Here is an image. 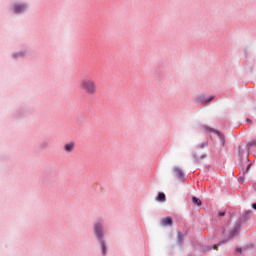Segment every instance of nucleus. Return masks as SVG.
Wrapping results in <instances>:
<instances>
[{"label": "nucleus", "mask_w": 256, "mask_h": 256, "mask_svg": "<svg viewBox=\"0 0 256 256\" xmlns=\"http://www.w3.org/2000/svg\"><path fill=\"white\" fill-rule=\"evenodd\" d=\"M27 9V6L25 4L22 5H15L14 6V13H23Z\"/></svg>", "instance_id": "5"}, {"label": "nucleus", "mask_w": 256, "mask_h": 256, "mask_svg": "<svg viewBox=\"0 0 256 256\" xmlns=\"http://www.w3.org/2000/svg\"><path fill=\"white\" fill-rule=\"evenodd\" d=\"M64 151L66 153H73L75 151V142H68L64 145Z\"/></svg>", "instance_id": "3"}, {"label": "nucleus", "mask_w": 256, "mask_h": 256, "mask_svg": "<svg viewBox=\"0 0 256 256\" xmlns=\"http://www.w3.org/2000/svg\"><path fill=\"white\" fill-rule=\"evenodd\" d=\"M214 249H217V245H214Z\"/></svg>", "instance_id": "18"}, {"label": "nucleus", "mask_w": 256, "mask_h": 256, "mask_svg": "<svg viewBox=\"0 0 256 256\" xmlns=\"http://www.w3.org/2000/svg\"><path fill=\"white\" fill-rule=\"evenodd\" d=\"M220 139H221V142H222V145H225V137L223 136V134L221 133H218Z\"/></svg>", "instance_id": "11"}, {"label": "nucleus", "mask_w": 256, "mask_h": 256, "mask_svg": "<svg viewBox=\"0 0 256 256\" xmlns=\"http://www.w3.org/2000/svg\"><path fill=\"white\" fill-rule=\"evenodd\" d=\"M236 233H237V229L234 230L233 235H236ZM233 235H232V237H233Z\"/></svg>", "instance_id": "14"}, {"label": "nucleus", "mask_w": 256, "mask_h": 256, "mask_svg": "<svg viewBox=\"0 0 256 256\" xmlns=\"http://www.w3.org/2000/svg\"><path fill=\"white\" fill-rule=\"evenodd\" d=\"M177 239H178V243H183V233L178 232Z\"/></svg>", "instance_id": "9"}, {"label": "nucleus", "mask_w": 256, "mask_h": 256, "mask_svg": "<svg viewBox=\"0 0 256 256\" xmlns=\"http://www.w3.org/2000/svg\"><path fill=\"white\" fill-rule=\"evenodd\" d=\"M200 159H205V155H202V156L200 157Z\"/></svg>", "instance_id": "16"}, {"label": "nucleus", "mask_w": 256, "mask_h": 256, "mask_svg": "<svg viewBox=\"0 0 256 256\" xmlns=\"http://www.w3.org/2000/svg\"><path fill=\"white\" fill-rule=\"evenodd\" d=\"M248 147L251 148V147H256V139L255 140H252L251 142L248 143Z\"/></svg>", "instance_id": "10"}, {"label": "nucleus", "mask_w": 256, "mask_h": 256, "mask_svg": "<svg viewBox=\"0 0 256 256\" xmlns=\"http://www.w3.org/2000/svg\"><path fill=\"white\" fill-rule=\"evenodd\" d=\"M80 89H82L86 95L95 97L97 95V81L93 78H83L80 81Z\"/></svg>", "instance_id": "1"}, {"label": "nucleus", "mask_w": 256, "mask_h": 256, "mask_svg": "<svg viewBox=\"0 0 256 256\" xmlns=\"http://www.w3.org/2000/svg\"><path fill=\"white\" fill-rule=\"evenodd\" d=\"M210 101H213V97H210L207 100H205L206 103H209Z\"/></svg>", "instance_id": "13"}, {"label": "nucleus", "mask_w": 256, "mask_h": 256, "mask_svg": "<svg viewBox=\"0 0 256 256\" xmlns=\"http://www.w3.org/2000/svg\"><path fill=\"white\" fill-rule=\"evenodd\" d=\"M247 121H248V123H251V120L248 119Z\"/></svg>", "instance_id": "19"}, {"label": "nucleus", "mask_w": 256, "mask_h": 256, "mask_svg": "<svg viewBox=\"0 0 256 256\" xmlns=\"http://www.w3.org/2000/svg\"><path fill=\"white\" fill-rule=\"evenodd\" d=\"M252 207H253V209H255V210H256V204H253V205H252Z\"/></svg>", "instance_id": "15"}, {"label": "nucleus", "mask_w": 256, "mask_h": 256, "mask_svg": "<svg viewBox=\"0 0 256 256\" xmlns=\"http://www.w3.org/2000/svg\"><path fill=\"white\" fill-rule=\"evenodd\" d=\"M94 229H95L97 239L101 243L103 255H106L107 247L105 246V241H103V223L102 222H96L95 225H94Z\"/></svg>", "instance_id": "2"}, {"label": "nucleus", "mask_w": 256, "mask_h": 256, "mask_svg": "<svg viewBox=\"0 0 256 256\" xmlns=\"http://www.w3.org/2000/svg\"><path fill=\"white\" fill-rule=\"evenodd\" d=\"M161 224L163 225V227H170L173 225V219H171V217L163 218L161 220Z\"/></svg>", "instance_id": "4"}, {"label": "nucleus", "mask_w": 256, "mask_h": 256, "mask_svg": "<svg viewBox=\"0 0 256 256\" xmlns=\"http://www.w3.org/2000/svg\"><path fill=\"white\" fill-rule=\"evenodd\" d=\"M156 201H160V202L165 201V193H163V192L158 193V195L156 197Z\"/></svg>", "instance_id": "7"}, {"label": "nucleus", "mask_w": 256, "mask_h": 256, "mask_svg": "<svg viewBox=\"0 0 256 256\" xmlns=\"http://www.w3.org/2000/svg\"><path fill=\"white\" fill-rule=\"evenodd\" d=\"M218 217H225V212H219Z\"/></svg>", "instance_id": "12"}, {"label": "nucleus", "mask_w": 256, "mask_h": 256, "mask_svg": "<svg viewBox=\"0 0 256 256\" xmlns=\"http://www.w3.org/2000/svg\"><path fill=\"white\" fill-rule=\"evenodd\" d=\"M173 171H174L175 176H176L178 179H183V170H181V168H179V167H174Z\"/></svg>", "instance_id": "6"}, {"label": "nucleus", "mask_w": 256, "mask_h": 256, "mask_svg": "<svg viewBox=\"0 0 256 256\" xmlns=\"http://www.w3.org/2000/svg\"><path fill=\"white\" fill-rule=\"evenodd\" d=\"M237 251L241 252V248H238Z\"/></svg>", "instance_id": "17"}, {"label": "nucleus", "mask_w": 256, "mask_h": 256, "mask_svg": "<svg viewBox=\"0 0 256 256\" xmlns=\"http://www.w3.org/2000/svg\"><path fill=\"white\" fill-rule=\"evenodd\" d=\"M192 201L195 205H197L198 207H201V205H202L201 199L194 196V197H192Z\"/></svg>", "instance_id": "8"}]
</instances>
